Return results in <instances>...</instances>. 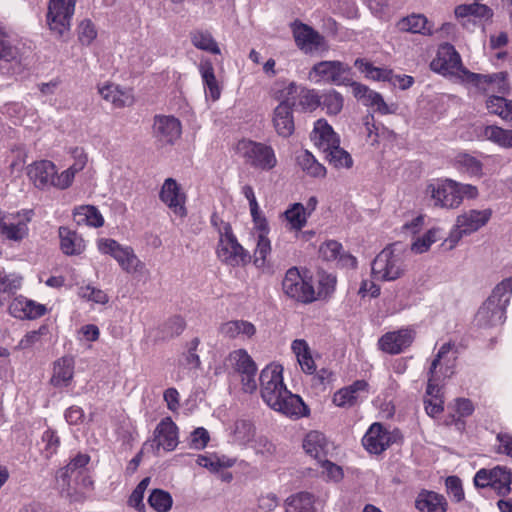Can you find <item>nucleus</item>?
I'll use <instances>...</instances> for the list:
<instances>
[{
    "label": "nucleus",
    "mask_w": 512,
    "mask_h": 512,
    "mask_svg": "<svg viewBox=\"0 0 512 512\" xmlns=\"http://www.w3.org/2000/svg\"><path fill=\"white\" fill-rule=\"evenodd\" d=\"M259 381L261 397L273 410L290 417L305 415L306 406L302 399L287 390L283 383L281 366L272 364L266 366L261 371Z\"/></svg>",
    "instance_id": "nucleus-1"
},
{
    "label": "nucleus",
    "mask_w": 512,
    "mask_h": 512,
    "mask_svg": "<svg viewBox=\"0 0 512 512\" xmlns=\"http://www.w3.org/2000/svg\"><path fill=\"white\" fill-rule=\"evenodd\" d=\"M85 162L76 163L58 174L52 161L40 160L27 166V176L32 184L39 190L57 188L67 189L71 186L75 174L83 169Z\"/></svg>",
    "instance_id": "nucleus-2"
},
{
    "label": "nucleus",
    "mask_w": 512,
    "mask_h": 512,
    "mask_svg": "<svg viewBox=\"0 0 512 512\" xmlns=\"http://www.w3.org/2000/svg\"><path fill=\"white\" fill-rule=\"evenodd\" d=\"M492 215L491 208L469 209L459 214L449 236L444 241L448 245V249H453L464 236L471 235L484 227Z\"/></svg>",
    "instance_id": "nucleus-3"
},
{
    "label": "nucleus",
    "mask_w": 512,
    "mask_h": 512,
    "mask_svg": "<svg viewBox=\"0 0 512 512\" xmlns=\"http://www.w3.org/2000/svg\"><path fill=\"white\" fill-rule=\"evenodd\" d=\"M237 151L250 167L270 171L277 166V157L272 146L252 140H241L237 144Z\"/></svg>",
    "instance_id": "nucleus-4"
},
{
    "label": "nucleus",
    "mask_w": 512,
    "mask_h": 512,
    "mask_svg": "<svg viewBox=\"0 0 512 512\" xmlns=\"http://www.w3.org/2000/svg\"><path fill=\"white\" fill-rule=\"evenodd\" d=\"M217 256L225 264L232 267L245 265L250 261L249 252L237 241L229 224L220 229Z\"/></svg>",
    "instance_id": "nucleus-5"
},
{
    "label": "nucleus",
    "mask_w": 512,
    "mask_h": 512,
    "mask_svg": "<svg viewBox=\"0 0 512 512\" xmlns=\"http://www.w3.org/2000/svg\"><path fill=\"white\" fill-rule=\"evenodd\" d=\"M371 269L376 280L394 281L404 274L405 264L400 252L387 247L376 256Z\"/></svg>",
    "instance_id": "nucleus-6"
},
{
    "label": "nucleus",
    "mask_w": 512,
    "mask_h": 512,
    "mask_svg": "<svg viewBox=\"0 0 512 512\" xmlns=\"http://www.w3.org/2000/svg\"><path fill=\"white\" fill-rule=\"evenodd\" d=\"M431 69L443 75H451L460 78L469 83V75L473 74L468 71L461 61L459 53L454 46L449 43L440 45L436 57L432 60Z\"/></svg>",
    "instance_id": "nucleus-7"
},
{
    "label": "nucleus",
    "mask_w": 512,
    "mask_h": 512,
    "mask_svg": "<svg viewBox=\"0 0 512 512\" xmlns=\"http://www.w3.org/2000/svg\"><path fill=\"white\" fill-rule=\"evenodd\" d=\"M282 289L288 297L302 303L316 300V291L311 281L303 277L296 267L287 270L282 281Z\"/></svg>",
    "instance_id": "nucleus-8"
},
{
    "label": "nucleus",
    "mask_w": 512,
    "mask_h": 512,
    "mask_svg": "<svg viewBox=\"0 0 512 512\" xmlns=\"http://www.w3.org/2000/svg\"><path fill=\"white\" fill-rule=\"evenodd\" d=\"M512 473L506 467L497 466L493 469H480L474 477L478 488H491L498 496H506L511 491Z\"/></svg>",
    "instance_id": "nucleus-9"
},
{
    "label": "nucleus",
    "mask_w": 512,
    "mask_h": 512,
    "mask_svg": "<svg viewBox=\"0 0 512 512\" xmlns=\"http://www.w3.org/2000/svg\"><path fill=\"white\" fill-rule=\"evenodd\" d=\"M75 4L76 0H49L47 22L60 37L70 30Z\"/></svg>",
    "instance_id": "nucleus-10"
},
{
    "label": "nucleus",
    "mask_w": 512,
    "mask_h": 512,
    "mask_svg": "<svg viewBox=\"0 0 512 512\" xmlns=\"http://www.w3.org/2000/svg\"><path fill=\"white\" fill-rule=\"evenodd\" d=\"M350 68L340 61H321L316 63L309 72V79L315 83L348 85L347 72Z\"/></svg>",
    "instance_id": "nucleus-11"
},
{
    "label": "nucleus",
    "mask_w": 512,
    "mask_h": 512,
    "mask_svg": "<svg viewBox=\"0 0 512 512\" xmlns=\"http://www.w3.org/2000/svg\"><path fill=\"white\" fill-rule=\"evenodd\" d=\"M458 182L452 179L440 180L427 186L426 192L434 201V206L456 209L461 205L458 196Z\"/></svg>",
    "instance_id": "nucleus-12"
},
{
    "label": "nucleus",
    "mask_w": 512,
    "mask_h": 512,
    "mask_svg": "<svg viewBox=\"0 0 512 512\" xmlns=\"http://www.w3.org/2000/svg\"><path fill=\"white\" fill-rule=\"evenodd\" d=\"M159 198L177 217H186V194L174 178L165 179Z\"/></svg>",
    "instance_id": "nucleus-13"
},
{
    "label": "nucleus",
    "mask_w": 512,
    "mask_h": 512,
    "mask_svg": "<svg viewBox=\"0 0 512 512\" xmlns=\"http://www.w3.org/2000/svg\"><path fill=\"white\" fill-rule=\"evenodd\" d=\"M182 134L179 119L171 115H156L153 122V135L163 144H174Z\"/></svg>",
    "instance_id": "nucleus-14"
},
{
    "label": "nucleus",
    "mask_w": 512,
    "mask_h": 512,
    "mask_svg": "<svg viewBox=\"0 0 512 512\" xmlns=\"http://www.w3.org/2000/svg\"><path fill=\"white\" fill-rule=\"evenodd\" d=\"M392 442L390 432L381 423H373L362 439L364 448L371 454H381Z\"/></svg>",
    "instance_id": "nucleus-15"
},
{
    "label": "nucleus",
    "mask_w": 512,
    "mask_h": 512,
    "mask_svg": "<svg viewBox=\"0 0 512 512\" xmlns=\"http://www.w3.org/2000/svg\"><path fill=\"white\" fill-rule=\"evenodd\" d=\"M415 333L411 329L387 332L378 341L379 348L388 354H399L414 341Z\"/></svg>",
    "instance_id": "nucleus-16"
},
{
    "label": "nucleus",
    "mask_w": 512,
    "mask_h": 512,
    "mask_svg": "<svg viewBox=\"0 0 512 512\" xmlns=\"http://www.w3.org/2000/svg\"><path fill=\"white\" fill-rule=\"evenodd\" d=\"M469 83L474 84L477 88L484 92H496L501 95L510 92V85L507 81V74L499 72L491 75L470 74Z\"/></svg>",
    "instance_id": "nucleus-17"
},
{
    "label": "nucleus",
    "mask_w": 512,
    "mask_h": 512,
    "mask_svg": "<svg viewBox=\"0 0 512 512\" xmlns=\"http://www.w3.org/2000/svg\"><path fill=\"white\" fill-rule=\"evenodd\" d=\"M293 35L297 46L306 53L325 46L324 37L306 24H296L293 28Z\"/></svg>",
    "instance_id": "nucleus-18"
},
{
    "label": "nucleus",
    "mask_w": 512,
    "mask_h": 512,
    "mask_svg": "<svg viewBox=\"0 0 512 512\" xmlns=\"http://www.w3.org/2000/svg\"><path fill=\"white\" fill-rule=\"evenodd\" d=\"M505 310L502 303L486 300L476 313V324L483 328L500 325L505 320Z\"/></svg>",
    "instance_id": "nucleus-19"
},
{
    "label": "nucleus",
    "mask_w": 512,
    "mask_h": 512,
    "mask_svg": "<svg viewBox=\"0 0 512 512\" xmlns=\"http://www.w3.org/2000/svg\"><path fill=\"white\" fill-rule=\"evenodd\" d=\"M368 387L369 385L365 380H357L351 385L336 391L332 402L340 408H351L358 403L362 393L368 392Z\"/></svg>",
    "instance_id": "nucleus-20"
},
{
    "label": "nucleus",
    "mask_w": 512,
    "mask_h": 512,
    "mask_svg": "<svg viewBox=\"0 0 512 512\" xmlns=\"http://www.w3.org/2000/svg\"><path fill=\"white\" fill-rule=\"evenodd\" d=\"M153 443L157 450H174L178 445V428L170 417L163 419L156 427Z\"/></svg>",
    "instance_id": "nucleus-21"
},
{
    "label": "nucleus",
    "mask_w": 512,
    "mask_h": 512,
    "mask_svg": "<svg viewBox=\"0 0 512 512\" xmlns=\"http://www.w3.org/2000/svg\"><path fill=\"white\" fill-rule=\"evenodd\" d=\"M9 313L18 319H36L46 313V307L22 296L12 300L8 307Z\"/></svg>",
    "instance_id": "nucleus-22"
},
{
    "label": "nucleus",
    "mask_w": 512,
    "mask_h": 512,
    "mask_svg": "<svg viewBox=\"0 0 512 512\" xmlns=\"http://www.w3.org/2000/svg\"><path fill=\"white\" fill-rule=\"evenodd\" d=\"M98 92L105 101L110 102L115 108L129 107L134 103L131 91L122 89L114 83L99 85Z\"/></svg>",
    "instance_id": "nucleus-23"
},
{
    "label": "nucleus",
    "mask_w": 512,
    "mask_h": 512,
    "mask_svg": "<svg viewBox=\"0 0 512 512\" xmlns=\"http://www.w3.org/2000/svg\"><path fill=\"white\" fill-rule=\"evenodd\" d=\"M396 28L400 32L432 35L433 25L429 22L427 17L423 14H410L402 17L396 23Z\"/></svg>",
    "instance_id": "nucleus-24"
},
{
    "label": "nucleus",
    "mask_w": 512,
    "mask_h": 512,
    "mask_svg": "<svg viewBox=\"0 0 512 512\" xmlns=\"http://www.w3.org/2000/svg\"><path fill=\"white\" fill-rule=\"evenodd\" d=\"M448 503L446 498L434 491L421 490L415 499V508L419 512H446Z\"/></svg>",
    "instance_id": "nucleus-25"
},
{
    "label": "nucleus",
    "mask_w": 512,
    "mask_h": 512,
    "mask_svg": "<svg viewBox=\"0 0 512 512\" xmlns=\"http://www.w3.org/2000/svg\"><path fill=\"white\" fill-rule=\"evenodd\" d=\"M312 140L324 153L340 144L339 137L324 119L316 121L312 132Z\"/></svg>",
    "instance_id": "nucleus-26"
},
{
    "label": "nucleus",
    "mask_w": 512,
    "mask_h": 512,
    "mask_svg": "<svg viewBox=\"0 0 512 512\" xmlns=\"http://www.w3.org/2000/svg\"><path fill=\"white\" fill-rule=\"evenodd\" d=\"M291 105L278 104L273 111V126L277 134L287 138L294 132V120Z\"/></svg>",
    "instance_id": "nucleus-27"
},
{
    "label": "nucleus",
    "mask_w": 512,
    "mask_h": 512,
    "mask_svg": "<svg viewBox=\"0 0 512 512\" xmlns=\"http://www.w3.org/2000/svg\"><path fill=\"white\" fill-rule=\"evenodd\" d=\"M452 345L450 343H445L439 349L436 357L431 363V367L429 369V378L426 389V398H442L441 388L438 385V366L442 365V360L445 356L450 352Z\"/></svg>",
    "instance_id": "nucleus-28"
},
{
    "label": "nucleus",
    "mask_w": 512,
    "mask_h": 512,
    "mask_svg": "<svg viewBox=\"0 0 512 512\" xmlns=\"http://www.w3.org/2000/svg\"><path fill=\"white\" fill-rule=\"evenodd\" d=\"M198 70L204 84L206 97L213 102L217 101L221 96L222 89L216 79L212 62L209 59H202Z\"/></svg>",
    "instance_id": "nucleus-29"
},
{
    "label": "nucleus",
    "mask_w": 512,
    "mask_h": 512,
    "mask_svg": "<svg viewBox=\"0 0 512 512\" xmlns=\"http://www.w3.org/2000/svg\"><path fill=\"white\" fill-rule=\"evenodd\" d=\"M74 359L71 356H64L55 361L51 383L55 387H66L74 376Z\"/></svg>",
    "instance_id": "nucleus-30"
},
{
    "label": "nucleus",
    "mask_w": 512,
    "mask_h": 512,
    "mask_svg": "<svg viewBox=\"0 0 512 512\" xmlns=\"http://www.w3.org/2000/svg\"><path fill=\"white\" fill-rule=\"evenodd\" d=\"M219 333L228 339L251 338L256 333V328L246 320H231L219 326Z\"/></svg>",
    "instance_id": "nucleus-31"
},
{
    "label": "nucleus",
    "mask_w": 512,
    "mask_h": 512,
    "mask_svg": "<svg viewBox=\"0 0 512 512\" xmlns=\"http://www.w3.org/2000/svg\"><path fill=\"white\" fill-rule=\"evenodd\" d=\"M60 248L66 255H79L85 250V241L75 231L67 227L59 228Z\"/></svg>",
    "instance_id": "nucleus-32"
},
{
    "label": "nucleus",
    "mask_w": 512,
    "mask_h": 512,
    "mask_svg": "<svg viewBox=\"0 0 512 512\" xmlns=\"http://www.w3.org/2000/svg\"><path fill=\"white\" fill-rule=\"evenodd\" d=\"M20 214H8L0 226V233L9 240L20 241L28 234L27 223L19 219Z\"/></svg>",
    "instance_id": "nucleus-33"
},
{
    "label": "nucleus",
    "mask_w": 512,
    "mask_h": 512,
    "mask_svg": "<svg viewBox=\"0 0 512 512\" xmlns=\"http://www.w3.org/2000/svg\"><path fill=\"white\" fill-rule=\"evenodd\" d=\"M303 449L308 455L321 461L328 449L325 435L319 431H310L303 440Z\"/></svg>",
    "instance_id": "nucleus-34"
},
{
    "label": "nucleus",
    "mask_w": 512,
    "mask_h": 512,
    "mask_svg": "<svg viewBox=\"0 0 512 512\" xmlns=\"http://www.w3.org/2000/svg\"><path fill=\"white\" fill-rule=\"evenodd\" d=\"M117 263L127 273L143 274L146 270L145 264L137 257L130 246H124L121 252L116 255Z\"/></svg>",
    "instance_id": "nucleus-35"
},
{
    "label": "nucleus",
    "mask_w": 512,
    "mask_h": 512,
    "mask_svg": "<svg viewBox=\"0 0 512 512\" xmlns=\"http://www.w3.org/2000/svg\"><path fill=\"white\" fill-rule=\"evenodd\" d=\"M73 217L78 225H87L91 227H101L104 224V218L99 210L92 205H82L76 207Z\"/></svg>",
    "instance_id": "nucleus-36"
},
{
    "label": "nucleus",
    "mask_w": 512,
    "mask_h": 512,
    "mask_svg": "<svg viewBox=\"0 0 512 512\" xmlns=\"http://www.w3.org/2000/svg\"><path fill=\"white\" fill-rule=\"evenodd\" d=\"M454 166L462 173L470 177L481 178L483 176V164L476 157L468 153H460L454 158Z\"/></svg>",
    "instance_id": "nucleus-37"
},
{
    "label": "nucleus",
    "mask_w": 512,
    "mask_h": 512,
    "mask_svg": "<svg viewBox=\"0 0 512 512\" xmlns=\"http://www.w3.org/2000/svg\"><path fill=\"white\" fill-rule=\"evenodd\" d=\"M298 92L295 82L277 81L270 90V96L279 104L294 105V96Z\"/></svg>",
    "instance_id": "nucleus-38"
},
{
    "label": "nucleus",
    "mask_w": 512,
    "mask_h": 512,
    "mask_svg": "<svg viewBox=\"0 0 512 512\" xmlns=\"http://www.w3.org/2000/svg\"><path fill=\"white\" fill-rule=\"evenodd\" d=\"M229 361L238 376L248 372H257L254 360L244 349L231 352L229 354Z\"/></svg>",
    "instance_id": "nucleus-39"
},
{
    "label": "nucleus",
    "mask_w": 512,
    "mask_h": 512,
    "mask_svg": "<svg viewBox=\"0 0 512 512\" xmlns=\"http://www.w3.org/2000/svg\"><path fill=\"white\" fill-rule=\"evenodd\" d=\"M285 220L289 225V230L300 231L307 223V213L302 203H294L284 212Z\"/></svg>",
    "instance_id": "nucleus-40"
},
{
    "label": "nucleus",
    "mask_w": 512,
    "mask_h": 512,
    "mask_svg": "<svg viewBox=\"0 0 512 512\" xmlns=\"http://www.w3.org/2000/svg\"><path fill=\"white\" fill-rule=\"evenodd\" d=\"M483 137L502 148H511L512 130L496 125H489L483 129Z\"/></svg>",
    "instance_id": "nucleus-41"
},
{
    "label": "nucleus",
    "mask_w": 512,
    "mask_h": 512,
    "mask_svg": "<svg viewBox=\"0 0 512 512\" xmlns=\"http://www.w3.org/2000/svg\"><path fill=\"white\" fill-rule=\"evenodd\" d=\"M232 438L238 445H247L255 436V428L249 420L240 419L234 423Z\"/></svg>",
    "instance_id": "nucleus-42"
},
{
    "label": "nucleus",
    "mask_w": 512,
    "mask_h": 512,
    "mask_svg": "<svg viewBox=\"0 0 512 512\" xmlns=\"http://www.w3.org/2000/svg\"><path fill=\"white\" fill-rule=\"evenodd\" d=\"M361 73L367 78L375 81H388L392 77V70L386 68L375 67L372 63L365 59H356L354 63Z\"/></svg>",
    "instance_id": "nucleus-43"
},
{
    "label": "nucleus",
    "mask_w": 512,
    "mask_h": 512,
    "mask_svg": "<svg viewBox=\"0 0 512 512\" xmlns=\"http://www.w3.org/2000/svg\"><path fill=\"white\" fill-rule=\"evenodd\" d=\"M190 39L192 44L200 50L212 54H220L221 52L217 42L214 40L213 36L208 31H194L191 33Z\"/></svg>",
    "instance_id": "nucleus-44"
},
{
    "label": "nucleus",
    "mask_w": 512,
    "mask_h": 512,
    "mask_svg": "<svg viewBox=\"0 0 512 512\" xmlns=\"http://www.w3.org/2000/svg\"><path fill=\"white\" fill-rule=\"evenodd\" d=\"M286 512H313V497L307 492H300L286 500Z\"/></svg>",
    "instance_id": "nucleus-45"
},
{
    "label": "nucleus",
    "mask_w": 512,
    "mask_h": 512,
    "mask_svg": "<svg viewBox=\"0 0 512 512\" xmlns=\"http://www.w3.org/2000/svg\"><path fill=\"white\" fill-rule=\"evenodd\" d=\"M454 12L457 18L474 16L476 18L488 19L492 16V10L488 6L478 2L458 5Z\"/></svg>",
    "instance_id": "nucleus-46"
},
{
    "label": "nucleus",
    "mask_w": 512,
    "mask_h": 512,
    "mask_svg": "<svg viewBox=\"0 0 512 512\" xmlns=\"http://www.w3.org/2000/svg\"><path fill=\"white\" fill-rule=\"evenodd\" d=\"M298 163L307 174L313 177H324L326 175V168L308 151H304L298 156Z\"/></svg>",
    "instance_id": "nucleus-47"
},
{
    "label": "nucleus",
    "mask_w": 512,
    "mask_h": 512,
    "mask_svg": "<svg viewBox=\"0 0 512 512\" xmlns=\"http://www.w3.org/2000/svg\"><path fill=\"white\" fill-rule=\"evenodd\" d=\"M148 503L157 512H168L172 508L173 499L169 492L154 489L148 497Z\"/></svg>",
    "instance_id": "nucleus-48"
},
{
    "label": "nucleus",
    "mask_w": 512,
    "mask_h": 512,
    "mask_svg": "<svg viewBox=\"0 0 512 512\" xmlns=\"http://www.w3.org/2000/svg\"><path fill=\"white\" fill-rule=\"evenodd\" d=\"M326 159L337 168H350L353 165L351 155L337 144L325 152Z\"/></svg>",
    "instance_id": "nucleus-49"
},
{
    "label": "nucleus",
    "mask_w": 512,
    "mask_h": 512,
    "mask_svg": "<svg viewBox=\"0 0 512 512\" xmlns=\"http://www.w3.org/2000/svg\"><path fill=\"white\" fill-rule=\"evenodd\" d=\"M0 60L21 64V56L18 49L13 46L4 31L0 29Z\"/></svg>",
    "instance_id": "nucleus-50"
},
{
    "label": "nucleus",
    "mask_w": 512,
    "mask_h": 512,
    "mask_svg": "<svg viewBox=\"0 0 512 512\" xmlns=\"http://www.w3.org/2000/svg\"><path fill=\"white\" fill-rule=\"evenodd\" d=\"M512 293V276L501 281L493 290L491 296L487 299L494 303H502L507 307L510 294Z\"/></svg>",
    "instance_id": "nucleus-51"
},
{
    "label": "nucleus",
    "mask_w": 512,
    "mask_h": 512,
    "mask_svg": "<svg viewBox=\"0 0 512 512\" xmlns=\"http://www.w3.org/2000/svg\"><path fill=\"white\" fill-rule=\"evenodd\" d=\"M196 462L199 466L204 467L211 472H218L220 469L231 467L234 464L233 460L220 459L216 455H199Z\"/></svg>",
    "instance_id": "nucleus-52"
},
{
    "label": "nucleus",
    "mask_w": 512,
    "mask_h": 512,
    "mask_svg": "<svg viewBox=\"0 0 512 512\" xmlns=\"http://www.w3.org/2000/svg\"><path fill=\"white\" fill-rule=\"evenodd\" d=\"M271 253V242L268 236L256 237V248L254 250V264L262 268L266 264L267 256Z\"/></svg>",
    "instance_id": "nucleus-53"
},
{
    "label": "nucleus",
    "mask_w": 512,
    "mask_h": 512,
    "mask_svg": "<svg viewBox=\"0 0 512 512\" xmlns=\"http://www.w3.org/2000/svg\"><path fill=\"white\" fill-rule=\"evenodd\" d=\"M343 97L340 93L335 90H330L322 95V101L320 104L326 108L328 114L336 115L343 108Z\"/></svg>",
    "instance_id": "nucleus-54"
},
{
    "label": "nucleus",
    "mask_w": 512,
    "mask_h": 512,
    "mask_svg": "<svg viewBox=\"0 0 512 512\" xmlns=\"http://www.w3.org/2000/svg\"><path fill=\"white\" fill-rule=\"evenodd\" d=\"M439 232L440 230L437 228L430 229L422 237L417 238L412 243L411 250L417 254L426 252L430 248V246L438 240Z\"/></svg>",
    "instance_id": "nucleus-55"
},
{
    "label": "nucleus",
    "mask_w": 512,
    "mask_h": 512,
    "mask_svg": "<svg viewBox=\"0 0 512 512\" xmlns=\"http://www.w3.org/2000/svg\"><path fill=\"white\" fill-rule=\"evenodd\" d=\"M78 295L84 300L92 301L97 304H106L109 300L108 295L103 290L95 288L91 285L80 287Z\"/></svg>",
    "instance_id": "nucleus-56"
},
{
    "label": "nucleus",
    "mask_w": 512,
    "mask_h": 512,
    "mask_svg": "<svg viewBox=\"0 0 512 512\" xmlns=\"http://www.w3.org/2000/svg\"><path fill=\"white\" fill-rule=\"evenodd\" d=\"M298 97L304 111H314L320 105V98L314 90L301 88Z\"/></svg>",
    "instance_id": "nucleus-57"
},
{
    "label": "nucleus",
    "mask_w": 512,
    "mask_h": 512,
    "mask_svg": "<svg viewBox=\"0 0 512 512\" xmlns=\"http://www.w3.org/2000/svg\"><path fill=\"white\" fill-rule=\"evenodd\" d=\"M22 284V277L16 274H0V290L4 297L15 293Z\"/></svg>",
    "instance_id": "nucleus-58"
},
{
    "label": "nucleus",
    "mask_w": 512,
    "mask_h": 512,
    "mask_svg": "<svg viewBox=\"0 0 512 512\" xmlns=\"http://www.w3.org/2000/svg\"><path fill=\"white\" fill-rule=\"evenodd\" d=\"M97 36V31L93 23L85 19L83 20L78 28V38L84 45H90Z\"/></svg>",
    "instance_id": "nucleus-59"
},
{
    "label": "nucleus",
    "mask_w": 512,
    "mask_h": 512,
    "mask_svg": "<svg viewBox=\"0 0 512 512\" xmlns=\"http://www.w3.org/2000/svg\"><path fill=\"white\" fill-rule=\"evenodd\" d=\"M447 493L455 502H461L464 499L462 482L457 476H449L445 481Z\"/></svg>",
    "instance_id": "nucleus-60"
},
{
    "label": "nucleus",
    "mask_w": 512,
    "mask_h": 512,
    "mask_svg": "<svg viewBox=\"0 0 512 512\" xmlns=\"http://www.w3.org/2000/svg\"><path fill=\"white\" fill-rule=\"evenodd\" d=\"M42 441L45 443L44 452L47 458L54 455L60 446V438L56 435V432L51 429L43 433Z\"/></svg>",
    "instance_id": "nucleus-61"
},
{
    "label": "nucleus",
    "mask_w": 512,
    "mask_h": 512,
    "mask_svg": "<svg viewBox=\"0 0 512 512\" xmlns=\"http://www.w3.org/2000/svg\"><path fill=\"white\" fill-rule=\"evenodd\" d=\"M97 247L102 254L110 255L116 259V255L121 252L124 246L114 239L100 238L97 241Z\"/></svg>",
    "instance_id": "nucleus-62"
},
{
    "label": "nucleus",
    "mask_w": 512,
    "mask_h": 512,
    "mask_svg": "<svg viewBox=\"0 0 512 512\" xmlns=\"http://www.w3.org/2000/svg\"><path fill=\"white\" fill-rule=\"evenodd\" d=\"M90 461L88 454L78 453L63 469L62 476L70 477L74 472L84 468Z\"/></svg>",
    "instance_id": "nucleus-63"
},
{
    "label": "nucleus",
    "mask_w": 512,
    "mask_h": 512,
    "mask_svg": "<svg viewBox=\"0 0 512 512\" xmlns=\"http://www.w3.org/2000/svg\"><path fill=\"white\" fill-rule=\"evenodd\" d=\"M318 291L316 292V299L319 297L329 296L335 289L336 278L329 274H322L319 278Z\"/></svg>",
    "instance_id": "nucleus-64"
}]
</instances>
